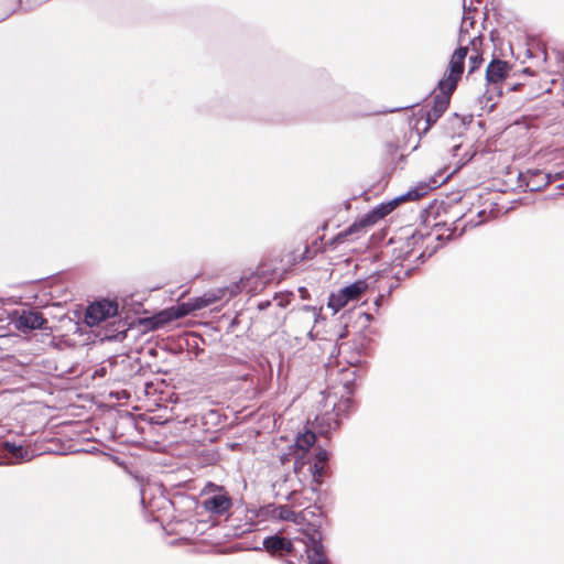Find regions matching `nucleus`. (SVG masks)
<instances>
[{
	"mask_svg": "<svg viewBox=\"0 0 564 564\" xmlns=\"http://www.w3.org/2000/svg\"><path fill=\"white\" fill-rule=\"evenodd\" d=\"M509 73V65L507 62L501 59H492L486 69L487 90L480 97V104H484L482 108H487L491 111L495 104H489L494 99V95H501L500 84L505 80Z\"/></svg>",
	"mask_w": 564,
	"mask_h": 564,
	"instance_id": "1",
	"label": "nucleus"
},
{
	"mask_svg": "<svg viewBox=\"0 0 564 564\" xmlns=\"http://www.w3.org/2000/svg\"><path fill=\"white\" fill-rule=\"evenodd\" d=\"M205 496L202 506L210 513L223 516L232 506V500L228 492L216 484L208 482L203 489Z\"/></svg>",
	"mask_w": 564,
	"mask_h": 564,
	"instance_id": "2",
	"label": "nucleus"
},
{
	"mask_svg": "<svg viewBox=\"0 0 564 564\" xmlns=\"http://www.w3.org/2000/svg\"><path fill=\"white\" fill-rule=\"evenodd\" d=\"M468 53L467 46H459L454 51L451 56L447 73L438 82V89L441 91L454 93L457 83L460 79L464 72V62Z\"/></svg>",
	"mask_w": 564,
	"mask_h": 564,
	"instance_id": "3",
	"label": "nucleus"
},
{
	"mask_svg": "<svg viewBox=\"0 0 564 564\" xmlns=\"http://www.w3.org/2000/svg\"><path fill=\"white\" fill-rule=\"evenodd\" d=\"M368 289L366 280H357L349 285L332 293L328 297L327 306L337 313L344 308L348 303L357 301Z\"/></svg>",
	"mask_w": 564,
	"mask_h": 564,
	"instance_id": "4",
	"label": "nucleus"
},
{
	"mask_svg": "<svg viewBox=\"0 0 564 564\" xmlns=\"http://www.w3.org/2000/svg\"><path fill=\"white\" fill-rule=\"evenodd\" d=\"M118 303L110 300H101L90 304L85 313V323L89 327L98 326L105 319L116 316Z\"/></svg>",
	"mask_w": 564,
	"mask_h": 564,
	"instance_id": "5",
	"label": "nucleus"
},
{
	"mask_svg": "<svg viewBox=\"0 0 564 564\" xmlns=\"http://www.w3.org/2000/svg\"><path fill=\"white\" fill-rule=\"evenodd\" d=\"M46 318L42 313L36 311H22L14 322V326L18 330L26 333L34 329L46 328Z\"/></svg>",
	"mask_w": 564,
	"mask_h": 564,
	"instance_id": "6",
	"label": "nucleus"
},
{
	"mask_svg": "<svg viewBox=\"0 0 564 564\" xmlns=\"http://www.w3.org/2000/svg\"><path fill=\"white\" fill-rule=\"evenodd\" d=\"M453 93L441 91L433 98L432 107L425 112V131H427L446 111L449 106L451 95Z\"/></svg>",
	"mask_w": 564,
	"mask_h": 564,
	"instance_id": "7",
	"label": "nucleus"
},
{
	"mask_svg": "<svg viewBox=\"0 0 564 564\" xmlns=\"http://www.w3.org/2000/svg\"><path fill=\"white\" fill-rule=\"evenodd\" d=\"M262 544L272 556H283L293 550L291 540L278 534L264 538Z\"/></svg>",
	"mask_w": 564,
	"mask_h": 564,
	"instance_id": "8",
	"label": "nucleus"
},
{
	"mask_svg": "<svg viewBox=\"0 0 564 564\" xmlns=\"http://www.w3.org/2000/svg\"><path fill=\"white\" fill-rule=\"evenodd\" d=\"M306 553L308 564H330L325 555L322 535L319 532H315L310 536Z\"/></svg>",
	"mask_w": 564,
	"mask_h": 564,
	"instance_id": "9",
	"label": "nucleus"
},
{
	"mask_svg": "<svg viewBox=\"0 0 564 564\" xmlns=\"http://www.w3.org/2000/svg\"><path fill=\"white\" fill-rule=\"evenodd\" d=\"M174 313L172 308H166L163 311H160L159 313L154 314L151 317H147L142 321V324L144 327L149 330H156L162 327H164L166 324L171 323L172 321H175V317L173 316Z\"/></svg>",
	"mask_w": 564,
	"mask_h": 564,
	"instance_id": "10",
	"label": "nucleus"
},
{
	"mask_svg": "<svg viewBox=\"0 0 564 564\" xmlns=\"http://www.w3.org/2000/svg\"><path fill=\"white\" fill-rule=\"evenodd\" d=\"M216 299L215 297H207L206 295L204 297H200L198 301L199 303H197L194 308H203V307H206L208 305H210ZM173 313H174V317L175 319H178V318H182L186 315H188L191 313V311L193 310V307H191L188 304H180L177 306H172L171 307Z\"/></svg>",
	"mask_w": 564,
	"mask_h": 564,
	"instance_id": "11",
	"label": "nucleus"
},
{
	"mask_svg": "<svg viewBox=\"0 0 564 564\" xmlns=\"http://www.w3.org/2000/svg\"><path fill=\"white\" fill-rule=\"evenodd\" d=\"M533 176H540L541 177V184H535L533 181L529 183V188L531 192L540 191L544 187H546L549 184L557 181L556 177H554V173H544L540 170H534L532 172Z\"/></svg>",
	"mask_w": 564,
	"mask_h": 564,
	"instance_id": "12",
	"label": "nucleus"
},
{
	"mask_svg": "<svg viewBox=\"0 0 564 564\" xmlns=\"http://www.w3.org/2000/svg\"><path fill=\"white\" fill-rule=\"evenodd\" d=\"M399 199L398 197L392 199L391 202H389L388 204H382V205H379L377 206L372 213L368 216L370 218H372V221H376L378 219H381L383 218L384 216H387L388 214H390L394 208L395 206L399 204Z\"/></svg>",
	"mask_w": 564,
	"mask_h": 564,
	"instance_id": "13",
	"label": "nucleus"
},
{
	"mask_svg": "<svg viewBox=\"0 0 564 564\" xmlns=\"http://www.w3.org/2000/svg\"><path fill=\"white\" fill-rule=\"evenodd\" d=\"M4 448L6 451L11 454L14 458L18 460H30L32 458V455L21 445H17L11 442H4Z\"/></svg>",
	"mask_w": 564,
	"mask_h": 564,
	"instance_id": "14",
	"label": "nucleus"
},
{
	"mask_svg": "<svg viewBox=\"0 0 564 564\" xmlns=\"http://www.w3.org/2000/svg\"><path fill=\"white\" fill-rule=\"evenodd\" d=\"M272 517L283 521H297L296 513L289 506L274 507L272 510Z\"/></svg>",
	"mask_w": 564,
	"mask_h": 564,
	"instance_id": "15",
	"label": "nucleus"
},
{
	"mask_svg": "<svg viewBox=\"0 0 564 564\" xmlns=\"http://www.w3.org/2000/svg\"><path fill=\"white\" fill-rule=\"evenodd\" d=\"M321 316V310L315 306L304 305L300 311V317L303 321L313 322L315 324Z\"/></svg>",
	"mask_w": 564,
	"mask_h": 564,
	"instance_id": "16",
	"label": "nucleus"
},
{
	"mask_svg": "<svg viewBox=\"0 0 564 564\" xmlns=\"http://www.w3.org/2000/svg\"><path fill=\"white\" fill-rule=\"evenodd\" d=\"M315 441H316L315 434L313 432H306L296 438L295 444H296L297 448L307 451L314 445Z\"/></svg>",
	"mask_w": 564,
	"mask_h": 564,
	"instance_id": "17",
	"label": "nucleus"
},
{
	"mask_svg": "<svg viewBox=\"0 0 564 564\" xmlns=\"http://www.w3.org/2000/svg\"><path fill=\"white\" fill-rule=\"evenodd\" d=\"M425 193L426 192L424 191V188H413L410 189L408 193L399 196L398 199L399 202L415 200L422 197Z\"/></svg>",
	"mask_w": 564,
	"mask_h": 564,
	"instance_id": "18",
	"label": "nucleus"
},
{
	"mask_svg": "<svg viewBox=\"0 0 564 564\" xmlns=\"http://www.w3.org/2000/svg\"><path fill=\"white\" fill-rule=\"evenodd\" d=\"M310 471L313 475L314 480L319 481V478L324 473L323 464L314 462L312 465H310Z\"/></svg>",
	"mask_w": 564,
	"mask_h": 564,
	"instance_id": "19",
	"label": "nucleus"
},
{
	"mask_svg": "<svg viewBox=\"0 0 564 564\" xmlns=\"http://www.w3.org/2000/svg\"><path fill=\"white\" fill-rule=\"evenodd\" d=\"M468 62H469V73H473L482 63V57L479 53H475L469 56Z\"/></svg>",
	"mask_w": 564,
	"mask_h": 564,
	"instance_id": "20",
	"label": "nucleus"
},
{
	"mask_svg": "<svg viewBox=\"0 0 564 564\" xmlns=\"http://www.w3.org/2000/svg\"><path fill=\"white\" fill-rule=\"evenodd\" d=\"M534 170H529L527 174L524 175L525 178V185L529 187V183L533 181L535 184H541V177L540 176H533L532 172Z\"/></svg>",
	"mask_w": 564,
	"mask_h": 564,
	"instance_id": "21",
	"label": "nucleus"
},
{
	"mask_svg": "<svg viewBox=\"0 0 564 564\" xmlns=\"http://www.w3.org/2000/svg\"><path fill=\"white\" fill-rule=\"evenodd\" d=\"M328 459V453L325 449H319L315 455V462L324 464Z\"/></svg>",
	"mask_w": 564,
	"mask_h": 564,
	"instance_id": "22",
	"label": "nucleus"
},
{
	"mask_svg": "<svg viewBox=\"0 0 564 564\" xmlns=\"http://www.w3.org/2000/svg\"><path fill=\"white\" fill-rule=\"evenodd\" d=\"M271 305L270 301H261L258 303L257 307L259 311H264Z\"/></svg>",
	"mask_w": 564,
	"mask_h": 564,
	"instance_id": "23",
	"label": "nucleus"
},
{
	"mask_svg": "<svg viewBox=\"0 0 564 564\" xmlns=\"http://www.w3.org/2000/svg\"><path fill=\"white\" fill-rule=\"evenodd\" d=\"M424 238V235L420 231H416L412 235V240L414 241L413 243H417L420 240H422Z\"/></svg>",
	"mask_w": 564,
	"mask_h": 564,
	"instance_id": "24",
	"label": "nucleus"
},
{
	"mask_svg": "<svg viewBox=\"0 0 564 564\" xmlns=\"http://www.w3.org/2000/svg\"><path fill=\"white\" fill-rule=\"evenodd\" d=\"M554 177H556V180H563L564 178V170L555 172Z\"/></svg>",
	"mask_w": 564,
	"mask_h": 564,
	"instance_id": "25",
	"label": "nucleus"
},
{
	"mask_svg": "<svg viewBox=\"0 0 564 564\" xmlns=\"http://www.w3.org/2000/svg\"><path fill=\"white\" fill-rule=\"evenodd\" d=\"M464 41H465V39H464L463 32H462L459 35V42L463 43Z\"/></svg>",
	"mask_w": 564,
	"mask_h": 564,
	"instance_id": "26",
	"label": "nucleus"
},
{
	"mask_svg": "<svg viewBox=\"0 0 564 564\" xmlns=\"http://www.w3.org/2000/svg\"><path fill=\"white\" fill-rule=\"evenodd\" d=\"M459 149H460V145H455V147H454V151H455V152H457ZM454 154L456 155L457 153H454Z\"/></svg>",
	"mask_w": 564,
	"mask_h": 564,
	"instance_id": "27",
	"label": "nucleus"
},
{
	"mask_svg": "<svg viewBox=\"0 0 564 564\" xmlns=\"http://www.w3.org/2000/svg\"><path fill=\"white\" fill-rule=\"evenodd\" d=\"M484 214H485V212H484V210H480V212L478 213V217H481Z\"/></svg>",
	"mask_w": 564,
	"mask_h": 564,
	"instance_id": "28",
	"label": "nucleus"
},
{
	"mask_svg": "<svg viewBox=\"0 0 564 564\" xmlns=\"http://www.w3.org/2000/svg\"><path fill=\"white\" fill-rule=\"evenodd\" d=\"M308 335L312 337L313 336V327L308 330Z\"/></svg>",
	"mask_w": 564,
	"mask_h": 564,
	"instance_id": "29",
	"label": "nucleus"
},
{
	"mask_svg": "<svg viewBox=\"0 0 564 564\" xmlns=\"http://www.w3.org/2000/svg\"><path fill=\"white\" fill-rule=\"evenodd\" d=\"M481 223H482V220L480 219V220H478L477 223H475V224H474V226H477V225H479V224H481Z\"/></svg>",
	"mask_w": 564,
	"mask_h": 564,
	"instance_id": "30",
	"label": "nucleus"
},
{
	"mask_svg": "<svg viewBox=\"0 0 564 564\" xmlns=\"http://www.w3.org/2000/svg\"><path fill=\"white\" fill-rule=\"evenodd\" d=\"M300 292H306V289L300 288Z\"/></svg>",
	"mask_w": 564,
	"mask_h": 564,
	"instance_id": "31",
	"label": "nucleus"
},
{
	"mask_svg": "<svg viewBox=\"0 0 564 564\" xmlns=\"http://www.w3.org/2000/svg\"><path fill=\"white\" fill-rule=\"evenodd\" d=\"M285 564H294L293 562L291 561H286Z\"/></svg>",
	"mask_w": 564,
	"mask_h": 564,
	"instance_id": "32",
	"label": "nucleus"
}]
</instances>
